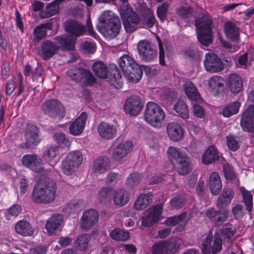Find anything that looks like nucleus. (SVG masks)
<instances>
[{"label": "nucleus", "mask_w": 254, "mask_h": 254, "mask_svg": "<svg viewBox=\"0 0 254 254\" xmlns=\"http://www.w3.org/2000/svg\"><path fill=\"white\" fill-rule=\"evenodd\" d=\"M233 228H223L217 230L212 237L209 234L202 240L200 247L202 254H216L222 249L223 244L225 242H230L235 234Z\"/></svg>", "instance_id": "1"}, {"label": "nucleus", "mask_w": 254, "mask_h": 254, "mask_svg": "<svg viewBox=\"0 0 254 254\" xmlns=\"http://www.w3.org/2000/svg\"><path fill=\"white\" fill-rule=\"evenodd\" d=\"M65 30L71 34L62 35L57 37L58 43L64 50H73L75 43L77 37L85 34L86 30L85 26L80 22L75 20H68L64 23Z\"/></svg>", "instance_id": "2"}, {"label": "nucleus", "mask_w": 254, "mask_h": 254, "mask_svg": "<svg viewBox=\"0 0 254 254\" xmlns=\"http://www.w3.org/2000/svg\"><path fill=\"white\" fill-rule=\"evenodd\" d=\"M56 185L47 180L39 181L34 187L32 193V199L39 203L52 202L56 198Z\"/></svg>", "instance_id": "3"}, {"label": "nucleus", "mask_w": 254, "mask_h": 254, "mask_svg": "<svg viewBox=\"0 0 254 254\" xmlns=\"http://www.w3.org/2000/svg\"><path fill=\"white\" fill-rule=\"evenodd\" d=\"M118 63L124 75L130 82H139L142 76V69L129 55H123L118 59Z\"/></svg>", "instance_id": "4"}, {"label": "nucleus", "mask_w": 254, "mask_h": 254, "mask_svg": "<svg viewBox=\"0 0 254 254\" xmlns=\"http://www.w3.org/2000/svg\"><path fill=\"white\" fill-rule=\"evenodd\" d=\"M167 154L170 161L175 164L179 174L185 175L190 172L191 168L190 158L180 148L171 146L167 150Z\"/></svg>", "instance_id": "5"}, {"label": "nucleus", "mask_w": 254, "mask_h": 254, "mask_svg": "<svg viewBox=\"0 0 254 254\" xmlns=\"http://www.w3.org/2000/svg\"><path fill=\"white\" fill-rule=\"evenodd\" d=\"M144 120L152 127L161 128L164 124L166 114L164 110L158 104L148 102L144 112Z\"/></svg>", "instance_id": "6"}, {"label": "nucleus", "mask_w": 254, "mask_h": 254, "mask_svg": "<svg viewBox=\"0 0 254 254\" xmlns=\"http://www.w3.org/2000/svg\"><path fill=\"white\" fill-rule=\"evenodd\" d=\"M197 39L204 46L209 44L212 39V21L208 13H205L201 18L195 20Z\"/></svg>", "instance_id": "7"}, {"label": "nucleus", "mask_w": 254, "mask_h": 254, "mask_svg": "<svg viewBox=\"0 0 254 254\" xmlns=\"http://www.w3.org/2000/svg\"><path fill=\"white\" fill-rule=\"evenodd\" d=\"M41 109L56 122L61 120L65 116V109L57 100H47L42 104Z\"/></svg>", "instance_id": "8"}, {"label": "nucleus", "mask_w": 254, "mask_h": 254, "mask_svg": "<svg viewBox=\"0 0 254 254\" xmlns=\"http://www.w3.org/2000/svg\"><path fill=\"white\" fill-rule=\"evenodd\" d=\"M82 160V155L79 151H73L69 153L62 161V172L66 175L72 174L81 165Z\"/></svg>", "instance_id": "9"}, {"label": "nucleus", "mask_w": 254, "mask_h": 254, "mask_svg": "<svg viewBox=\"0 0 254 254\" xmlns=\"http://www.w3.org/2000/svg\"><path fill=\"white\" fill-rule=\"evenodd\" d=\"M162 209V204H157L146 209L141 218V225L149 227L157 223L160 219Z\"/></svg>", "instance_id": "10"}, {"label": "nucleus", "mask_w": 254, "mask_h": 254, "mask_svg": "<svg viewBox=\"0 0 254 254\" xmlns=\"http://www.w3.org/2000/svg\"><path fill=\"white\" fill-rule=\"evenodd\" d=\"M138 54L145 62L153 61L157 57V52L154 45L147 40L140 41L137 46Z\"/></svg>", "instance_id": "11"}, {"label": "nucleus", "mask_w": 254, "mask_h": 254, "mask_svg": "<svg viewBox=\"0 0 254 254\" xmlns=\"http://www.w3.org/2000/svg\"><path fill=\"white\" fill-rule=\"evenodd\" d=\"M99 220V214L94 209H87L83 211L80 219L79 225L81 229L89 230L92 228Z\"/></svg>", "instance_id": "12"}, {"label": "nucleus", "mask_w": 254, "mask_h": 254, "mask_svg": "<svg viewBox=\"0 0 254 254\" xmlns=\"http://www.w3.org/2000/svg\"><path fill=\"white\" fill-rule=\"evenodd\" d=\"M64 224V221L63 215L54 214L47 220L45 224V228L48 234L52 236L61 232Z\"/></svg>", "instance_id": "13"}, {"label": "nucleus", "mask_w": 254, "mask_h": 254, "mask_svg": "<svg viewBox=\"0 0 254 254\" xmlns=\"http://www.w3.org/2000/svg\"><path fill=\"white\" fill-rule=\"evenodd\" d=\"M143 107L140 99L136 95H131L127 98L125 103V112L131 116H137Z\"/></svg>", "instance_id": "14"}, {"label": "nucleus", "mask_w": 254, "mask_h": 254, "mask_svg": "<svg viewBox=\"0 0 254 254\" xmlns=\"http://www.w3.org/2000/svg\"><path fill=\"white\" fill-rule=\"evenodd\" d=\"M241 125L245 131L254 132V105H251L243 113Z\"/></svg>", "instance_id": "15"}, {"label": "nucleus", "mask_w": 254, "mask_h": 254, "mask_svg": "<svg viewBox=\"0 0 254 254\" xmlns=\"http://www.w3.org/2000/svg\"><path fill=\"white\" fill-rule=\"evenodd\" d=\"M204 65L207 71L211 72H218L224 68L219 58L213 53H208L205 55Z\"/></svg>", "instance_id": "16"}, {"label": "nucleus", "mask_w": 254, "mask_h": 254, "mask_svg": "<svg viewBox=\"0 0 254 254\" xmlns=\"http://www.w3.org/2000/svg\"><path fill=\"white\" fill-rule=\"evenodd\" d=\"M229 211L226 209L216 211L214 208L209 207L205 211V215L211 220L219 225L223 223L228 218Z\"/></svg>", "instance_id": "17"}, {"label": "nucleus", "mask_w": 254, "mask_h": 254, "mask_svg": "<svg viewBox=\"0 0 254 254\" xmlns=\"http://www.w3.org/2000/svg\"><path fill=\"white\" fill-rule=\"evenodd\" d=\"M121 27V23L120 21H118L113 24L98 25L97 29L105 38L111 39L115 38L118 35Z\"/></svg>", "instance_id": "18"}, {"label": "nucleus", "mask_w": 254, "mask_h": 254, "mask_svg": "<svg viewBox=\"0 0 254 254\" xmlns=\"http://www.w3.org/2000/svg\"><path fill=\"white\" fill-rule=\"evenodd\" d=\"M169 138L175 142H178L183 139L184 136V130L182 126L176 123L169 124L166 128Z\"/></svg>", "instance_id": "19"}, {"label": "nucleus", "mask_w": 254, "mask_h": 254, "mask_svg": "<svg viewBox=\"0 0 254 254\" xmlns=\"http://www.w3.org/2000/svg\"><path fill=\"white\" fill-rule=\"evenodd\" d=\"M234 196L233 190L230 188H224L218 196L215 203L216 206L219 209L229 205Z\"/></svg>", "instance_id": "20"}, {"label": "nucleus", "mask_w": 254, "mask_h": 254, "mask_svg": "<svg viewBox=\"0 0 254 254\" xmlns=\"http://www.w3.org/2000/svg\"><path fill=\"white\" fill-rule=\"evenodd\" d=\"M97 131L102 138L111 139L116 135L117 129L113 125L106 122H102L98 125Z\"/></svg>", "instance_id": "21"}, {"label": "nucleus", "mask_w": 254, "mask_h": 254, "mask_svg": "<svg viewBox=\"0 0 254 254\" xmlns=\"http://www.w3.org/2000/svg\"><path fill=\"white\" fill-rule=\"evenodd\" d=\"M22 163L33 171L40 173L43 171L42 159L35 155H25L22 158Z\"/></svg>", "instance_id": "22"}, {"label": "nucleus", "mask_w": 254, "mask_h": 254, "mask_svg": "<svg viewBox=\"0 0 254 254\" xmlns=\"http://www.w3.org/2000/svg\"><path fill=\"white\" fill-rule=\"evenodd\" d=\"M87 118L86 113H82L80 116L70 124L69 127L70 133L75 136L80 135L83 131Z\"/></svg>", "instance_id": "23"}, {"label": "nucleus", "mask_w": 254, "mask_h": 254, "mask_svg": "<svg viewBox=\"0 0 254 254\" xmlns=\"http://www.w3.org/2000/svg\"><path fill=\"white\" fill-rule=\"evenodd\" d=\"M38 132V129L35 125L27 126L25 134V140L27 146L37 145L40 142Z\"/></svg>", "instance_id": "24"}, {"label": "nucleus", "mask_w": 254, "mask_h": 254, "mask_svg": "<svg viewBox=\"0 0 254 254\" xmlns=\"http://www.w3.org/2000/svg\"><path fill=\"white\" fill-rule=\"evenodd\" d=\"M188 218L186 213H182L179 215L168 217L165 221L164 223L169 226L178 225L176 228L177 231H182L188 222Z\"/></svg>", "instance_id": "25"}, {"label": "nucleus", "mask_w": 254, "mask_h": 254, "mask_svg": "<svg viewBox=\"0 0 254 254\" xmlns=\"http://www.w3.org/2000/svg\"><path fill=\"white\" fill-rule=\"evenodd\" d=\"M59 50V47L52 41L47 40L41 44V56L44 60L51 58L56 54Z\"/></svg>", "instance_id": "26"}, {"label": "nucleus", "mask_w": 254, "mask_h": 254, "mask_svg": "<svg viewBox=\"0 0 254 254\" xmlns=\"http://www.w3.org/2000/svg\"><path fill=\"white\" fill-rule=\"evenodd\" d=\"M183 90L190 100L198 103L202 102V99L196 87L190 81H186L184 83Z\"/></svg>", "instance_id": "27"}, {"label": "nucleus", "mask_w": 254, "mask_h": 254, "mask_svg": "<svg viewBox=\"0 0 254 254\" xmlns=\"http://www.w3.org/2000/svg\"><path fill=\"white\" fill-rule=\"evenodd\" d=\"M129 198L130 195L125 189H118L114 190L113 193L114 204L119 207L125 205L129 201Z\"/></svg>", "instance_id": "28"}, {"label": "nucleus", "mask_w": 254, "mask_h": 254, "mask_svg": "<svg viewBox=\"0 0 254 254\" xmlns=\"http://www.w3.org/2000/svg\"><path fill=\"white\" fill-rule=\"evenodd\" d=\"M123 20V24L127 32H132L140 26V18L136 13L126 17Z\"/></svg>", "instance_id": "29"}, {"label": "nucleus", "mask_w": 254, "mask_h": 254, "mask_svg": "<svg viewBox=\"0 0 254 254\" xmlns=\"http://www.w3.org/2000/svg\"><path fill=\"white\" fill-rule=\"evenodd\" d=\"M208 185L210 192L213 195H216L220 192L222 185L218 173L213 172L210 175Z\"/></svg>", "instance_id": "30"}, {"label": "nucleus", "mask_w": 254, "mask_h": 254, "mask_svg": "<svg viewBox=\"0 0 254 254\" xmlns=\"http://www.w3.org/2000/svg\"><path fill=\"white\" fill-rule=\"evenodd\" d=\"M224 32L226 37L232 41L236 40L239 37V28L234 22H226L224 25Z\"/></svg>", "instance_id": "31"}, {"label": "nucleus", "mask_w": 254, "mask_h": 254, "mask_svg": "<svg viewBox=\"0 0 254 254\" xmlns=\"http://www.w3.org/2000/svg\"><path fill=\"white\" fill-rule=\"evenodd\" d=\"M110 165V160L107 157H100L94 162L92 169L94 173L102 174L109 169Z\"/></svg>", "instance_id": "32"}, {"label": "nucleus", "mask_w": 254, "mask_h": 254, "mask_svg": "<svg viewBox=\"0 0 254 254\" xmlns=\"http://www.w3.org/2000/svg\"><path fill=\"white\" fill-rule=\"evenodd\" d=\"M219 155L217 149L212 145L209 146L205 150L202 157V162L206 165L218 160Z\"/></svg>", "instance_id": "33"}, {"label": "nucleus", "mask_w": 254, "mask_h": 254, "mask_svg": "<svg viewBox=\"0 0 254 254\" xmlns=\"http://www.w3.org/2000/svg\"><path fill=\"white\" fill-rule=\"evenodd\" d=\"M243 80L241 77L236 73L231 74L229 76L228 85L231 92L239 93L243 87Z\"/></svg>", "instance_id": "34"}, {"label": "nucleus", "mask_w": 254, "mask_h": 254, "mask_svg": "<svg viewBox=\"0 0 254 254\" xmlns=\"http://www.w3.org/2000/svg\"><path fill=\"white\" fill-rule=\"evenodd\" d=\"M99 24L98 25H105L109 24H114L119 21L118 16L116 15L111 10L103 11L98 17Z\"/></svg>", "instance_id": "35"}, {"label": "nucleus", "mask_w": 254, "mask_h": 254, "mask_svg": "<svg viewBox=\"0 0 254 254\" xmlns=\"http://www.w3.org/2000/svg\"><path fill=\"white\" fill-rule=\"evenodd\" d=\"M58 148L55 146L49 147L44 153L45 160L51 166H55L59 161Z\"/></svg>", "instance_id": "36"}, {"label": "nucleus", "mask_w": 254, "mask_h": 254, "mask_svg": "<svg viewBox=\"0 0 254 254\" xmlns=\"http://www.w3.org/2000/svg\"><path fill=\"white\" fill-rule=\"evenodd\" d=\"M224 83L223 78L218 75H213L208 80L209 89L214 95L218 94L219 89L222 87Z\"/></svg>", "instance_id": "37"}, {"label": "nucleus", "mask_w": 254, "mask_h": 254, "mask_svg": "<svg viewBox=\"0 0 254 254\" xmlns=\"http://www.w3.org/2000/svg\"><path fill=\"white\" fill-rule=\"evenodd\" d=\"M16 232L23 236H31L34 231L30 223L24 220H20L16 223L15 226Z\"/></svg>", "instance_id": "38"}, {"label": "nucleus", "mask_w": 254, "mask_h": 254, "mask_svg": "<svg viewBox=\"0 0 254 254\" xmlns=\"http://www.w3.org/2000/svg\"><path fill=\"white\" fill-rule=\"evenodd\" d=\"M64 0H55L47 5L45 9L40 12V15L43 18L51 17L56 14L59 9V3Z\"/></svg>", "instance_id": "39"}, {"label": "nucleus", "mask_w": 254, "mask_h": 254, "mask_svg": "<svg viewBox=\"0 0 254 254\" xmlns=\"http://www.w3.org/2000/svg\"><path fill=\"white\" fill-rule=\"evenodd\" d=\"M152 199V194L151 192L141 194L134 203V207L139 210L143 209L151 203Z\"/></svg>", "instance_id": "40"}, {"label": "nucleus", "mask_w": 254, "mask_h": 254, "mask_svg": "<svg viewBox=\"0 0 254 254\" xmlns=\"http://www.w3.org/2000/svg\"><path fill=\"white\" fill-rule=\"evenodd\" d=\"M178 116L184 119L189 118V109L187 105L183 100L179 99L173 107Z\"/></svg>", "instance_id": "41"}, {"label": "nucleus", "mask_w": 254, "mask_h": 254, "mask_svg": "<svg viewBox=\"0 0 254 254\" xmlns=\"http://www.w3.org/2000/svg\"><path fill=\"white\" fill-rule=\"evenodd\" d=\"M92 69L95 75L101 78H105L108 74L106 65L101 61L95 62L92 65Z\"/></svg>", "instance_id": "42"}, {"label": "nucleus", "mask_w": 254, "mask_h": 254, "mask_svg": "<svg viewBox=\"0 0 254 254\" xmlns=\"http://www.w3.org/2000/svg\"><path fill=\"white\" fill-rule=\"evenodd\" d=\"M155 17L152 10L148 9L140 18V25L145 28L152 27L155 24Z\"/></svg>", "instance_id": "43"}, {"label": "nucleus", "mask_w": 254, "mask_h": 254, "mask_svg": "<svg viewBox=\"0 0 254 254\" xmlns=\"http://www.w3.org/2000/svg\"><path fill=\"white\" fill-rule=\"evenodd\" d=\"M90 240V237L86 234H82L78 236L75 240L74 244L75 247L79 251L86 249Z\"/></svg>", "instance_id": "44"}, {"label": "nucleus", "mask_w": 254, "mask_h": 254, "mask_svg": "<svg viewBox=\"0 0 254 254\" xmlns=\"http://www.w3.org/2000/svg\"><path fill=\"white\" fill-rule=\"evenodd\" d=\"M111 238L116 241H125L127 240L129 235L128 232L120 228H115L110 233Z\"/></svg>", "instance_id": "45"}, {"label": "nucleus", "mask_w": 254, "mask_h": 254, "mask_svg": "<svg viewBox=\"0 0 254 254\" xmlns=\"http://www.w3.org/2000/svg\"><path fill=\"white\" fill-rule=\"evenodd\" d=\"M240 106L241 104L238 101L231 103L223 108L222 114L225 117H229L238 112Z\"/></svg>", "instance_id": "46"}, {"label": "nucleus", "mask_w": 254, "mask_h": 254, "mask_svg": "<svg viewBox=\"0 0 254 254\" xmlns=\"http://www.w3.org/2000/svg\"><path fill=\"white\" fill-rule=\"evenodd\" d=\"M126 155L129 153L133 149V144L130 140H122L117 138L114 142Z\"/></svg>", "instance_id": "47"}, {"label": "nucleus", "mask_w": 254, "mask_h": 254, "mask_svg": "<svg viewBox=\"0 0 254 254\" xmlns=\"http://www.w3.org/2000/svg\"><path fill=\"white\" fill-rule=\"evenodd\" d=\"M178 238H174L167 241H164L165 245L166 253L173 254L175 253L180 247L179 241Z\"/></svg>", "instance_id": "48"}, {"label": "nucleus", "mask_w": 254, "mask_h": 254, "mask_svg": "<svg viewBox=\"0 0 254 254\" xmlns=\"http://www.w3.org/2000/svg\"><path fill=\"white\" fill-rule=\"evenodd\" d=\"M109 82L112 85L116 88H120L122 87L123 82L121 79V75L117 69L112 70Z\"/></svg>", "instance_id": "49"}, {"label": "nucleus", "mask_w": 254, "mask_h": 254, "mask_svg": "<svg viewBox=\"0 0 254 254\" xmlns=\"http://www.w3.org/2000/svg\"><path fill=\"white\" fill-rule=\"evenodd\" d=\"M122 151L114 143L112 144L109 149L112 159L116 161H120L127 155Z\"/></svg>", "instance_id": "50"}, {"label": "nucleus", "mask_w": 254, "mask_h": 254, "mask_svg": "<svg viewBox=\"0 0 254 254\" xmlns=\"http://www.w3.org/2000/svg\"><path fill=\"white\" fill-rule=\"evenodd\" d=\"M80 80H82L86 84L92 85L95 81V78L92 73L84 69H79Z\"/></svg>", "instance_id": "51"}, {"label": "nucleus", "mask_w": 254, "mask_h": 254, "mask_svg": "<svg viewBox=\"0 0 254 254\" xmlns=\"http://www.w3.org/2000/svg\"><path fill=\"white\" fill-rule=\"evenodd\" d=\"M48 28L47 24H43L36 27L34 30V40L39 42L47 35L46 29Z\"/></svg>", "instance_id": "52"}, {"label": "nucleus", "mask_w": 254, "mask_h": 254, "mask_svg": "<svg viewBox=\"0 0 254 254\" xmlns=\"http://www.w3.org/2000/svg\"><path fill=\"white\" fill-rule=\"evenodd\" d=\"M54 139L58 145L63 148H68L70 145L69 139L65 137L63 133H57L54 135Z\"/></svg>", "instance_id": "53"}, {"label": "nucleus", "mask_w": 254, "mask_h": 254, "mask_svg": "<svg viewBox=\"0 0 254 254\" xmlns=\"http://www.w3.org/2000/svg\"><path fill=\"white\" fill-rule=\"evenodd\" d=\"M113 192L114 190L112 188H103L98 191V198L102 202L106 201L111 198V195Z\"/></svg>", "instance_id": "54"}, {"label": "nucleus", "mask_w": 254, "mask_h": 254, "mask_svg": "<svg viewBox=\"0 0 254 254\" xmlns=\"http://www.w3.org/2000/svg\"><path fill=\"white\" fill-rule=\"evenodd\" d=\"M141 179V176L138 173L131 174L126 180V185L129 188H134L138 186Z\"/></svg>", "instance_id": "55"}, {"label": "nucleus", "mask_w": 254, "mask_h": 254, "mask_svg": "<svg viewBox=\"0 0 254 254\" xmlns=\"http://www.w3.org/2000/svg\"><path fill=\"white\" fill-rule=\"evenodd\" d=\"M169 5L168 3L163 2L157 8V15L159 19L163 22L167 19V11Z\"/></svg>", "instance_id": "56"}, {"label": "nucleus", "mask_w": 254, "mask_h": 254, "mask_svg": "<svg viewBox=\"0 0 254 254\" xmlns=\"http://www.w3.org/2000/svg\"><path fill=\"white\" fill-rule=\"evenodd\" d=\"M242 195L247 209L249 212H251L253 208V195L247 190L242 189Z\"/></svg>", "instance_id": "57"}, {"label": "nucleus", "mask_w": 254, "mask_h": 254, "mask_svg": "<svg viewBox=\"0 0 254 254\" xmlns=\"http://www.w3.org/2000/svg\"><path fill=\"white\" fill-rule=\"evenodd\" d=\"M227 144L228 148L233 151L237 150L240 147L239 142L235 136L229 135L226 136Z\"/></svg>", "instance_id": "58"}, {"label": "nucleus", "mask_w": 254, "mask_h": 254, "mask_svg": "<svg viewBox=\"0 0 254 254\" xmlns=\"http://www.w3.org/2000/svg\"><path fill=\"white\" fill-rule=\"evenodd\" d=\"M176 97V93L171 89H166L162 96V101L166 104L171 103Z\"/></svg>", "instance_id": "59"}, {"label": "nucleus", "mask_w": 254, "mask_h": 254, "mask_svg": "<svg viewBox=\"0 0 254 254\" xmlns=\"http://www.w3.org/2000/svg\"><path fill=\"white\" fill-rule=\"evenodd\" d=\"M131 7L127 4H123L120 7V14L122 19L128 17L132 13H135Z\"/></svg>", "instance_id": "60"}, {"label": "nucleus", "mask_w": 254, "mask_h": 254, "mask_svg": "<svg viewBox=\"0 0 254 254\" xmlns=\"http://www.w3.org/2000/svg\"><path fill=\"white\" fill-rule=\"evenodd\" d=\"M78 204V201L76 200H72L63 208V211L68 215L75 213L77 210Z\"/></svg>", "instance_id": "61"}, {"label": "nucleus", "mask_w": 254, "mask_h": 254, "mask_svg": "<svg viewBox=\"0 0 254 254\" xmlns=\"http://www.w3.org/2000/svg\"><path fill=\"white\" fill-rule=\"evenodd\" d=\"M184 203L185 199L181 196L174 197L170 201V204L172 208L177 209L181 208Z\"/></svg>", "instance_id": "62"}, {"label": "nucleus", "mask_w": 254, "mask_h": 254, "mask_svg": "<svg viewBox=\"0 0 254 254\" xmlns=\"http://www.w3.org/2000/svg\"><path fill=\"white\" fill-rule=\"evenodd\" d=\"M192 113L196 118H203L205 113L202 107L197 104H194L192 106Z\"/></svg>", "instance_id": "63"}, {"label": "nucleus", "mask_w": 254, "mask_h": 254, "mask_svg": "<svg viewBox=\"0 0 254 254\" xmlns=\"http://www.w3.org/2000/svg\"><path fill=\"white\" fill-rule=\"evenodd\" d=\"M164 241L155 244L153 246V253L154 254H166Z\"/></svg>", "instance_id": "64"}]
</instances>
